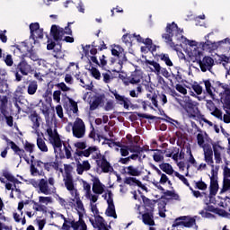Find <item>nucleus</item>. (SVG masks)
I'll use <instances>...</instances> for the list:
<instances>
[{
    "instance_id": "58836bf2",
    "label": "nucleus",
    "mask_w": 230,
    "mask_h": 230,
    "mask_svg": "<svg viewBox=\"0 0 230 230\" xmlns=\"http://www.w3.org/2000/svg\"><path fill=\"white\" fill-rule=\"evenodd\" d=\"M155 58L157 60H162V62H164L169 67H172L173 66V62H172V59H170V56L168 54H158L155 56Z\"/></svg>"
},
{
    "instance_id": "0eeeda50",
    "label": "nucleus",
    "mask_w": 230,
    "mask_h": 230,
    "mask_svg": "<svg viewBox=\"0 0 230 230\" xmlns=\"http://www.w3.org/2000/svg\"><path fill=\"white\" fill-rule=\"evenodd\" d=\"M72 132L74 137L82 139L85 136V123L80 118H77L72 126Z\"/></svg>"
},
{
    "instance_id": "dca6fc26",
    "label": "nucleus",
    "mask_w": 230,
    "mask_h": 230,
    "mask_svg": "<svg viewBox=\"0 0 230 230\" xmlns=\"http://www.w3.org/2000/svg\"><path fill=\"white\" fill-rule=\"evenodd\" d=\"M75 161L76 163V172L78 175H84V172H89L91 170V164L84 160L83 164L80 163L81 159L79 157L75 156Z\"/></svg>"
},
{
    "instance_id": "f257e3e1",
    "label": "nucleus",
    "mask_w": 230,
    "mask_h": 230,
    "mask_svg": "<svg viewBox=\"0 0 230 230\" xmlns=\"http://www.w3.org/2000/svg\"><path fill=\"white\" fill-rule=\"evenodd\" d=\"M15 76V82H22V76H28L33 73V66L26 60L24 56L22 57L18 64H14L10 70Z\"/></svg>"
},
{
    "instance_id": "b1692460",
    "label": "nucleus",
    "mask_w": 230,
    "mask_h": 230,
    "mask_svg": "<svg viewBox=\"0 0 230 230\" xmlns=\"http://www.w3.org/2000/svg\"><path fill=\"white\" fill-rule=\"evenodd\" d=\"M124 184H128V186H138L144 191H148V188L141 182V181L137 180L136 177H127L124 179Z\"/></svg>"
},
{
    "instance_id": "f3484780",
    "label": "nucleus",
    "mask_w": 230,
    "mask_h": 230,
    "mask_svg": "<svg viewBox=\"0 0 230 230\" xmlns=\"http://www.w3.org/2000/svg\"><path fill=\"white\" fill-rule=\"evenodd\" d=\"M115 49H111V55H113V57H117V58H122L119 59V66H123V62H127V55H125V49H122L121 46L119 45H115L114 46Z\"/></svg>"
},
{
    "instance_id": "c03bdc74",
    "label": "nucleus",
    "mask_w": 230,
    "mask_h": 230,
    "mask_svg": "<svg viewBox=\"0 0 230 230\" xmlns=\"http://www.w3.org/2000/svg\"><path fill=\"white\" fill-rule=\"evenodd\" d=\"M40 29V24L39 22H33L30 24V31H31V36L30 39H32L35 42H37V40H35V31Z\"/></svg>"
},
{
    "instance_id": "c9c22d12",
    "label": "nucleus",
    "mask_w": 230,
    "mask_h": 230,
    "mask_svg": "<svg viewBox=\"0 0 230 230\" xmlns=\"http://www.w3.org/2000/svg\"><path fill=\"white\" fill-rule=\"evenodd\" d=\"M102 103H103V96L102 95L95 96L93 101L90 102V111H96V109H98V107H100Z\"/></svg>"
},
{
    "instance_id": "4c0bfd02",
    "label": "nucleus",
    "mask_w": 230,
    "mask_h": 230,
    "mask_svg": "<svg viewBox=\"0 0 230 230\" xmlns=\"http://www.w3.org/2000/svg\"><path fill=\"white\" fill-rule=\"evenodd\" d=\"M128 148L131 154H141L143 152V147L137 146V142L134 144L133 140L129 141V145H128Z\"/></svg>"
},
{
    "instance_id": "de8ad7c7",
    "label": "nucleus",
    "mask_w": 230,
    "mask_h": 230,
    "mask_svg": "<svg viewBox=\"0 0 230 230\" xmlns=\"http://www.w3.org/2000/svg\"><path fill=\"white\" fill-rule=\"evenodd\" d=\"M205 211H209L210 213H216V215H224L226 210L218 208H215L213 205H208L205 208Z\"/></svg>"
},
{
    "instance_id": "f8f14e48",
    "label": "nucleus",
    "mask_w": 230,
    "mask_h": 230,
    "mask_svg": "<svg viewBox=\"0 0 230 230\" xmlns=\"http://www.w3.org/2000/svg\"><path fill=\"white\" fill-rule=\"evenodd\" d=\"M97 168H101L102 173H112L114 167L111 162L107 160V156H102V160H96Z\"/></svg>"
},
{
    "instance_id": "2eb2a0df",
    "label": "nucleus",
    "mask_w": 230,
    "mask_h": 230,
    "mask_svg": "<svg viewBox=\"0 0 230 230\" xmlns=\"http://www.w3.org/2000/svg\"><path fill=\"white\" fill-rule=\"evenodd\" d=\"M50 35L55 42H60L64 39V28L58 25H52L50 29Z\"/></svg>"
},
{
    "instance_id": "c85d7f7f",
    "label": "nucleus",
    "mask_w": 230,
    "mask_h": 230,
    "mask_svg": "<svg viewBox=\"0 0 230 230\" xmlns=\"http://www.w3.org/2000/svg\"><path fill=\"white\" fill-rule=\"evenodd\" d=\"M29 119L32 122V128H34V130H37V128L40 127V116H39L37 111H32L31 115L29 116Z\"/></svg>"
},
{
    "instance_id": "0e129e2a",
    "label": "nucleus",
    "mask_w": 230,
    "mask_h": 230,
    "mask_svg": "<svg viewBox=\"0 0 230 230\" xmlns=\"http://www.w3.org/2000/svg\"><path fill=\"white\" fill-rule=\"evenodd\" d=\"M137 116H138V118H143L144 119H161L160 117H156L154 115H148V114H145V113H139V112H136Z\"/></svg>"
},
{
    "instance_id": "4d7b16f0",
    "label": "nucleus",
    "mask_w": 230,
    "mask_h": 230,
    "mask_svg": "<svg viewBox=\"0 0 230 230\" xmlns=\"http://www.w3.org/2000/svg\"><path fill=\"white\" fill-rule=\"evenodd\" d=\"M172 76L173 80H170L171 85H173V84H181L182 80V75H181V72H177V74H172Z\"/></svg>"
},
{
    "instance_id": "5fc2aeb1",
    "label": "nucleus",
    "mask_w": 230,
    "mask_h": 230,
    "mask_svg": "<svg viewBox=\"0 0 230 230\" xmlns=\"http://www.w3.org/2000/svg\"><path fill=\"white\" fill-rule=\"evenodd\" d=\"M90 156H91V155H90L88 149H84L83 151L76 149L74 154V159H75V157H90Z\"/></svg>"
},
{
    "instance_id": "ddd939ff",
    "label": "nucleus",
    "mask_w": 230,
    "mask_h": 230,
    "mask_svg": "<svg viewBox=\"0 0 230 230\" xmlns=\"http://www.w3.org/2000/svg\"><path fill=\"white\" fill-rule=\"evenodd\" d=\"M211 174L209 193L211 196H215L218 193V172H215V169H211Z\"/></svg>"
},
{
    "instance_id": "a19ab883",
    "label": "nucleus",
    "mask_w": 230,
    "mask_h": 230,
    "mask_svg": "<svg viewBox=\"0 0 230 230\" xmlns=\"http://www.w3.org/2000/svg\"><path fill=\"white\" fill-rule=\"evenodd\" d=\"M8 111V96L0 95V112H6Z\"/></svg>"
},
{
    "instance_id": "72a5a7b5",
    "label": "nucleus",
    "mask_w": 230,
    "mask_h": 230,
    "mask_svg": "<svg viewBox=\"0 0 230 230\" xmlns=\"http://www.w3.org/2000/svg\"><path fill=\"white\" fill-rule=\"evenodd\" d=\"M222 150V146L220 145L213 146L214 157L217 164H220L222 163V154L220 153Z\"/></svg>"
},
{
    "instance_id": "c756f323",
    "label": "nucleus",
    "mask_w": 230,
    "mask_h": 230,
    "mask_svg": "<svg viewBox=\"0 0 230 230\" xmlns=\"http://www.w3.org/2000/svg\"><path fill=\"white\" fill-rule=\"evenodd\" d=\"M146 66H152L154 68L150 67L152 73L159 75L161 73V65L155 60L146 59Z\"/></svg>"
},
{
    "instance_id": "e433bc0d",
    "label": "nucleus",
    "mask_w": 230,
    "mask_h": 230,
    "mask_svg": "<svg viewBox=\"0 0 230 230\" xmlns=\"http://www.w3.org/2000/svg\"><path fill=\"white\" fill-rule=\"evenodd\" d=\"M39 89V84L37 81H30L28 87H27V93L30 96H33L37 93V90Z\"/></svg>"
},
{
    "instance_id": "a211bd4d",
    "label": "nucleus",
    "mask_w": 230,
    "mask_h": 230,
    "mask_svg": "<svg viewBox=\"0 0 230 230\" xmlns=\"http://www.w3.org/2000/svg\"><path fill=\"white\" fill-rule=\"evenodd\" d=\"M213 32H209L208 34H207L205 36V42H201V48H203V49H205L206 51H215L217 49H218V46L217 42H213L211 40H209V36L213 35Z\"/></svg>"
},
{
    "instance_id": "2f4dec72",
    "label": "nucleus",
    "mask_w": 230,
    "mask_h": 230,
    "mask_svg": "<svg viewBox=\"0 0 230 230\" xmlns=\"http://www.w3.org/2000/svg\"><path fill=\"white\" fill-rule=\"evenodd\" d=\"M105 227V219L103 217L98 215L95 217V223L93 224V229L103 230Z\"/></svg>"
},
{
    "instance_id": "864d4df0",
    "label": "nucleus",
    "mask_w": 230,
    "mask_h": 230,
    "mask_svg": "<svg viewBox=\"0 0 230 230\" xmlns=\"http://www.w3.org/2000/svg\"><path fill=\"white\" fill-rule=\"evenodd\" d=\"M52 57L57 59H62L64 58L65 55L64 52H62V46H59L58 48H55L52 53Z\"/></svg>"
},
{
    "instance_id": "09e8293b",
    "label": "nucleus",
    "mask_w": 230,
    "mask_h": 230,
    "mask_svg": "<svg viewBox=\"0 0 230 230\" xmlns=\"http://www.w3.org/2000/svg\"><path fill=\"white\" fill-rule=\"evenodd\" d=\"M105 215L112 218H118V215L116 214V207L114 205H108Z\"/></svg>"
},
{
    "instance_id": "bf43d9fd",
    "label": "nucleus",
    "mask_w": 230,
    "mask_h": 230,
    "mask_svg": "<svg viewBox=\"0 0 230 230\" xmlns=\"http://www.w3.org/2000/svg\"><path fill=\"white\" fill-rule=\"evenodd\" d=\"M230 190V178H223V187L221 189V193H226Z\"/></svg>"
},
{
    "instance_id": "cd10ccee",
    "label": "nucleus",
    "mask_w": 230,
    "mask_h": 230,
    "mask_svg": "<svg viewBox=\"0 0 230 230\" xmlns=\"http://www.w3.org/2000/svg\"><path fill=\"white\" fill-rule=\"evenodd\" d=\"M142 222L145 226H155V220H154V213L145 212L142 214Z\"/></svg>"
},
{
    "instance_id": "4be33fe9",
    "label": "nucleus",
    "mask_w": 230,
    "mask_h": 230,
    "mask_svg": "<svg viewBox=\"0 0 230 230\" xmlns=\"http://www.w3.org/2000/svg\"><path fill=\"white\" fill-rule=\"evenodd\" d=\"M31 157V166H30V172H31V175H32V177H37V175L39 177H44V175H46V173L44 172V170H39L36 166H35V155H30Z\"/></svg>"
},
{
    "instance_id": "338daca9",
    "label": "nucleus",
    "mask_w": 230,
    "mask_h": 230,
    "mask_svg": "<svg viewBox=\"0 0 230 230\" xmlns=\"http://www.w3.org/2000/svg\"><path fill=\"white\" fill-rule=\"evenodd\" d=\"M64 170H65L66 177H73V175H71V172H73V165L65 164Z\"/></svg>"
},
{
    "instance_id": "393cba45",
    "label": "nucleus",
    "mask_w": 230,
    "mask_h": 230,
    "mask_svg": "<svg viewBox=\"0 0 230 230\" xmlns=\"http://www.w3.org/2000/svg\"><path fill=\"white\" fill-rule=\"evenodd\" d=\"M38 193H42L43 195H51L52 191L49 189V184L48 183V180L42 178L40 180V187Z\"/></svg>"
},
{
    "instance_id": "8fccbe9b",
    "label": "nucleus",
    "mask_w": 230,
    "mask_h": 230,
    "mask_svg": "<svg viewBox=\"0 0 230 230\" xmlns=\"http://www.w3.org/2000/svg\"><path fill=\"white\" fill-rule=\"evenodd\" d=\"M23 148L24 152H27L28 154H30V155H31V154L35 152V144H31L28 140H26L23 144Z\"/></svg>"
},
{
    "instance_id": "a18cd8bd",
    "label": "nucleus",
    "mask_w": 230,
    "mask_h": 230,
    "mask_svg": "<svg viewBox=\"0 0 230 230\" xmlns=\"http://www.w3.org/2000/svg\"><path fill=\"white\" fill-rule=\"evenodd\" d=\"M74 197L75 199L77 209H79V211H85V208H84V202H82V199H80V193L78 192V190H75Z\"/></svg>"
},
{
    "instance_id": "6e6d98bb",
    "label": "nucleus",
    "mask_w": 230,
    "mask_h": 230,
    "mask_svg": "<svg viewBox=\"0 0 230 230\" xmlns=\"http://www.w3.org/2000/svg\"><path fill=\"white\" fill-rule=\"evenodd\" d=\"M93 78L95 80H100L102 78V73H100V70L98 68L92 66L91 68L88 69Z\"/></svg>"
},
{
    "instance_id": "4468645a",
    "label": "nucleus",
    "mask_w": 230,
    "mask_h": 230,
    "mask_svg": "<svg viewBox=\"0 0 230 230\" xmlns=\"http://www.w3.org/2000/svg\"><path fill=\"white\" fill-rule=\"evenodd\" d=\"M113 96H115V100L119 105H122L125 109L128 110L130 107H133L132 102L128 97L124 95H120L117 91L111 92Z\"/></svg>"
},
{
    "instance_id": "7ed1b4c3",
    "label": "nucleus",
    "mask_w": 230,
    "mask_h": 230,
    "mask_svg": "<svg viewBox=\"0 0 230 230\" xmlns=\"http://www.w3.org/2000/svg\"><path fill=\"white\" fill-rule=\"evenodd\" d=\"M192 57V62H197V64H199L202 73H206V71H211L213 66H215V60L213 58L209 56L204 57V53L201 51H195Z\"/></svg>"
},
{
    "instance_id": "f03ea898",
    "label": "nucleus",
    "mask_w": 230,
    "mask_h": 230,
    "mask_svg": "<svg viewBox=\"0 0 230 230\" xmlns=\"http://www.w3.org/2000/svg\"><path fill=\"white\" fill-rule=\"evenodd\" d=\"M166 33H164L162 35V38L164 39L166 44H169L171 48H175V43L173 42V37H178L177 40H179V38L184 39V36H182V30L179 28L177 23L175 22H172V23H167V26L165 28Z\"/></svg>"
},
{
    "instance_id": "5701e85b",
    "label": "nucleus",
    "mask_w": 230,
    "mask_h": 230,
    "mask_svg": "<svg viewBox=\"0 0 230 230\" xmlns=\"http://www.w3.org/2000/svg\"><path fill=\"white\" fill-rule=\"evenodd\" d=\"M204 161L211 166L212 170H215V161H213V148L208 146L204 148Z\"/></svg>"
},
{
    "instance_id": "f704fd0d",
    "label": "nucleus",
    "mask_w": 230,
    "mask_h": 230,
    "mask_svg": "<svg viewBox=\"0 0 230 230\" xmlns=\"http://www.w3.org/2000/svg\"><path fill=\"white\" fill-rule=\"evenodd\" d=\"M65 186L68 191H71L72 195H75V182L73 181V176H68L64 179Z\"/></svg>"
},
{
    "instance_id": "9b49d317",
    "label": "nucleus",
    "mask_w": 230,
    "mask_h": 230,
    "mask_svg": "<svg viewBox=\"0 0 230 230\" xmlns=\"http://www.w3.org/2000/svg\"><path fill=\"white\" fill-rule=\"evenodd\" d=\"M183 109L187 112L189 118H197V116L200 114L197 102H193L192 101L185 102Z\"/></svg>"
},
{
    "instance_id": "603ef678",
    "label": "nucleus",
    "mask_w": 230,
    "mask_h": 230,
    "mask_svg": "<svg viewBox=\"0 0 230 230\" xmlns=\"http://www.w3.org/2000/svg\"><path fill=\"white\" fill-rule=\"evenodd\" d=\"M37 146L40 152H48V146L42 137L37 138Z\"/></svg>"
},
{
    "instance_id": "052dcab7",
    "label": "nucleus",
    "mask_w": 230,
    "mask_h": 230,
    "mask_svg": "<svg viewBox=\"0 0 230 230\" xmlns=\"http://www.w3.org/2000/svg\"><path fill=\"white\" fill-rule=\"evenodd\" d=\"M195 189L200 190L201 191H206V190H208V184L202 181V180H199V181L195 182Z\"/></svg>"
},
{
    "instance_id": "79ce46f5",
    "label": "nucleus",
    "mask_w": 230,
    "mask_h": 230,
    "mask_svg": "<svg viewBox=\"0 0 230 230\" xmlns=\"http://www.w3.org/2000/svg\"><path fill=\"white\" fill-rule=\"evenodd\" d=\"M160 170H163L167 175H173V167L168 163L159 164Z\"/></svg>"
},
{
    "instance_id": "774afa93",
    "label": "nucleus",
    "mask_w": 230,
    "mask_h": 230,
    "mask_svg": "<svg viewBox=\"0 0 230 230\" xmlns=\"http://www.w3.org/2000/svg\"><path fill=\"white\" fill-rule=\"evenodd\" d=\"M117 146L120 147V154L122 155V157H127V155H128V146H120L117 144Z\"/></svg>"
},
{
    "instance_id": "6ab92c4d",
    "label": "nucleus",
    "mask_w": 230,
    "mask_h": 230,
    "mask_svg": "<svg viewBox=\"0 0 230 230\" xmlns=\"http://www.w3.org/2000/svg\"><path fill=\"white\" fill-rule=\"evenodd\" d=\"M24 91H26V86L19 85L13 94V102H14V106H16L18 109L19 103H21V100H22V94H24Z\"/></svg>"
},
{
    "instance_id": "7c9ffc66",
    "label": "nucleus",
    "mask_w": 230,
    "mask_h": 230,
    "mask_svg": "<svg viewBox=\"0 0 230 230\" xmlns=\"http://www.w3.org/2000/svg\"><path fill=\"white\" fill-rule=\"evenodd\" d=\"M125 173L128 175H130V177H139L141 175V171L138 167H134L133 165H129L126 168H124Z\"/></svg>"
},
{
    "instance_id": "ea45409f",
    "label": "nucleus",
    "mask_w": 230,
    "mask_h": 230,
    "mask_svg": "<svg viewBox=\"0 0 230 230\" xmlns=\"http://www.w3.org/2000/svg\"><path fill=\"white\" fill-rule=\"evenodd\" d=\"M146 98L150 100L151 105L155 107V109H159V101H157V98H159V95L154 92V93H146Z\"/></svg>"
},
{
    "instance_id": "49530a36",
    "label": "nucleus",
    "mask_w": 230,
    "mask_h": 230,
    "mask_svg": "<svg viewBox=\"0 0 230 230\" xmlns=\"http://www.w3.org/2000/svg\"><path fill=\"white\" fill-rule=\"evenodd\" d=\"M2 116H4V119H5V123L8 127H13V117L10 114V111L1 112Z\"/></svg>"
},
{
    "instance_id": "e2e57ef3",
    "label": "nucleus",
    "mask_w": 230,
    "mask_h": 230,
    "mask_svg": "<svg viewBox=\"0 0 230 230\" xmlns=\"http://www.w3.org/2000/svg\"><path fill=\"white\" fill-rule=\"evenodd\" d=\"M174 175H175V177L180 179V181H181V182H183V184H185V186H188V188H191V186L190 185V181H188V179H186V177H184V175L179 173V172H175Z\"/></svg>"
},
{
    "instance_id": "6e6552de",
    "label": "nucleus",
    "mask_w": 230,
    "mask_h": 230,
    "mask_svg": "<svg viewBox=\"0 0 230 230\" xmlns=\"http://www.w3.org/2000/svg\"><path fill=\"white\" fill-rule=\"evenodd\" d=\"M47 134L49 137H50V143H52V146L54 150H57L58 148L59 150L62 149V146L64 145V141L60 139V135H58V132H57V129H55V133H53V128H49L47 129Z\"/></svg>"
},
{
    "instance_id": "13d9d810",
    "label": "nucleus",
    "mask_w": 230,
    "mask_h": 230,
    "mask_svg": "<svg viewBox=\"0 0 230 230\" xmlns=\"http://www.w3.org/2000/svg\"><path fill=\"white\" fill-rule=\"evenodd\" d=\"M4 62L8 67H13L15 64H13V58H12L11 54H7L5 57L4 56Z\"/></svg>"
},
{
    "instance_id": "20e7f679",
    "label": "nucleus",
    "mask_w": 230,
    "mask_h": 230,
    "mask_svg": "<svg viewBox=\"0 0 230 230\" xmlns=\"http://www.w3.org/2000/svg\"><path fill=\"white\" fill-rule=\"evenodd\" d=\"M212 84L216 87H221L223 90L219 93L221 103L224 109L230 111V88L229 84L221 83L220 81H212Z\"/></svg>"
},
{
    "instance_id": "37998d69",
    "label": "nucleus",
    "mask_w": 230,
    "mask_h": 230,
    "mask_svg": "<svg viewBox=\"0 0 230 230\" xmlns=\"http://www.w3.org/2000/svg\"><path fill=\"white\" fill-rule=\"evenodd\" d=\"M205 84V89L208 93V94H209V96H213V89L214 91H217V89H220V87H217L216 85L213 86V84H211V81L209 79L203 81Z\"/></svg>"
},
{
    "instance_id": "aec40b11",
    "label": "nucleus",
    "mask_w": 230,
    "mask_h": 230,
    "mask_svg": "<svg viewBox=\"0 0 230 230\" xmlns=\"http://www.w3.org/2000/svg\"><path fill=\"white\" fill-rule=\"evenodd\" d=\"M141 80H143V72L141 70H135L127 77V82L132 85L141 84Z\"/></svg>"
},
{
    "instance_id": "412c9836",
    "label": "nucleus",
    "mask_w": 230,
    "mask_h": 230,
    "mask_svg": "<svg viewBox=\"0 0 230 230\" xmlns=\"http://www.w3.org/2000/svg\"><path fill=\"white\" fill-rule=\"evenodd\" d=\"M141 199L143 200L145 213H154L155 209V200L150 199L145 195H142Z\"/></svg>"
},
{
    "instance_id": "680f3d73",
    "label": "nucleus",
    "mask_w": 230,
    "mask_h": 230,
    "mask_svg": "<svg viewBox=\"0 0 230 230\" xmlns=\"http://www.w3.org/2000/svg\"><path fill=\"white\" fill-rule=\"evenodd\" d=\"M8 91V83L4 79L0 78V94H4Z\"/></svg>"
},
{
    "instance_id": "69168bd1",
    "label": "nucleus",
    "mask_w": 230,
    "mask_h": 230,
    "mask_svg": "<svg viewBox=\"0 0 230 230\" xmlns=\"http://www.w3.org/2000/svg\"><path fill=\"white\" fill-rule=\"evenodd\" d=\"M64 150H65V155L66 159H73L72 155H71V146L66 143H63Z\"/></svg>"
},
{
    "instance_id": "39448f33",
    "label": "nucleus",
    "mask_w": 230,
    "mask_h": 230,
    "mask_svg": "<svg viewBox=\"0 0 230 230\" xmlns=\"http://www.w3.org/2000/svg\"><path fill=\"white\" fill-rule=\"evenodd\" d=\"M79 220L78 221H69L67 220V218L64 217V224L62 226V229L64 230H87V224H85V221L84 219H82V214L79 213ZM69 224V225H67Z\"/></svg>"
},
{
    "instance_id": "a878e982",
    "label": "nucleus",
    "mask_w": 230,
    "mask_h": 230,
    "mask_svg": "<svg viewBox=\"0 0 230 230\" xmlns=\"http://www.w3.org/2000/svg\"><path fill=\"white\" fill-rule=\"evenodd\" d=\"M134 109H143V111H146L149 107V109H154V106H152V102L149 101H143V99H137L135 101V104H132Z\"/></svg>"
},
{
    "instance_id": "423d86ee",
    "label": "nucleus",
    "mask_w": 230,
    "mask_h": 230,
    "mask_svg": "<svg viewBox=\"0 0 230 230\" xmlns=\"http://www.w3.org/2000/svg\"><path fill=\"white\" fill-rule=\"evenodd\" d=\"M84 53L85 57L89 55L90 53L94 57L99 51H103V49H107V45L105 44V41L102 40H99V45L96 43V41H93L91 45H86L84 48H83Z\"/></svg>"
},
{
    "instance_id": "473e14b6",
    "label": "nucleus",
    "mask_w": 230,
    "mask_h": 230,
    "mask_svg": "<svg viewBox=\"0 0 230 230\" xmlns=\"http://www.w3.org/2000/svg\"><path fill=\"white\" fill-rule=\"evenodd\" d=\"M93 191L95 195H102L103 191H105L104 185L100 181V180H96L93 185Z\"/></svg>"
},
{
    "instance_id": "9d476101",
    "label": "nucleus",
    "mask_w": 230,
    "mask_h": 230,
    "mask_svg": "<svg viewBox=\"0 0 230 230\" xmlns=\"http://www.w3.org/2000/svg\"><path fill=\"white\" fill-rule=\"evenodd\" d=\"M187 218L188 217L186 216L177 217L172 224V227H179V226H183V227H193L195 224H197L195 218L190 217L188 221H186Z\"/></svg>"
},
{
    "instance_id": "3c124183",
    "label": "nucleus",
    "mask_w": 230,
    "mask_h": 230,
    "mask_svg": "<svg viewBox=\"0 0 230 230\" xmlns=\"http://www.w3.org/2000/svg\"><path fill=\"white\" fill-rule=\"evenodd\" d=\"M142 44H145L146 46V48H148L149 51H156L157 50V47L155 45H154V42L152 41V39H150V38H146V40H144V41H142Z\"/></svg>"
},
{
    "instance_id": "bb28decb",
    "label": "nucleus",
    "mask_w": 230,
    "mask_h": 230,
    "mask_svg": "<svg viewBox=\"0 0 230 230\" xmlns=\"http://www.w3.org/2000/svg\"><path fill=\"white\" fill-rule=\"evenodd\" d=\"M151 152H155L153 155L155 163H164V154H166V150L151 149Z\"/></svg>"
},
{
    "instance_id": "1a4fd4ad",
    "label": "nucleus",
    "mask_w": 230,
    "mask_h": 230,
    "mask_svg": "<svg viewBox=\"0 0 230 230\" xmlns=\"http://www.w3.org/2000/svg\"><path fill=\"white\" fill-rule=\"evenodd\" d=\"M6 143L10 145L11 149L14 152L15 155H18L20 159H24L27 164H30V158H28V155L25 154L24 149L19 147L15 142L6 138Z\"/></svg>"
}]
</instances>
